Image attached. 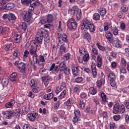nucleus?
Here are the masks:
<instances>
[{"mask_svg": "<svg viewBox=\"0 0 129 129\" xmlns=\"http://www.w3.org/2000/svg\"><path fill=\"white\" fill-rule=\"evenodd\" d=\"M57 38L58 40V45H60L59 49L57 52L58 57H61L63 56V54L67 52V47L65 45V43H68V37L65 33L61 34L60 33H57Z\"/></svg>", "mask_w": 129, "mask_h": 129, "instance_id": "obj_1", "label": "nucleus"}, {"mask_svg": "<svg viewBox=\"0 0 129 129\" xmlns=\"http://www.w3.org/2000/svg\"><path fill=\"white\" fill-rule=\"evenodd\" d=\"M81 30H89L90 33H94L95 32L96 27L94 24L89 21L87 19H84L82 21V25L81 26Z\"/></svg>", "mask_w": 129, "mask_h": 129, "instance_id": "obj_2", "label": "nucleus"}, {"mask_svg": "<svg viewBox=\"0 0 129 129\" xmlns=\"http://www.w3.org/2000/svg\"><path fill=\"white\" fill-rule=\"evenodd\" d=\"M59 67L58 66H56L55 63H53L50 67L49 71H53V70H54L55 73H60V72H63V70L66 68V62H65V61H62L59 64Z\"/></svg>", "mask_w": 129, "mask_h": 129, "instance_id": "obj_3", "label": "nucleus"}, {"mask_svg": "<svg viewBox=\"0 0 129 129\" xmlns=\"http://www.w3.org/2000/svg\"><path fill=\"white\" fill-rule=\"evenodd\" d=\"M46 33V30L43 28L38 30L35 38L36 42L37 43V44H42V42H43V37H44V35H45Z\"/></svg>", "mask_w": 129, "mask_h": 129, "instance_id": "obj_4", "label": "nucleus"}, {"mask_svg": "<svg viewBox=\"0 0 129 129\" xmlns=\"http://www.w3.org/2000/svg\"><path fill=\"white\" fill-rule=\"evenodd\" d=\"M22 16L24 22L29 23V22L31 21V18H32L33 16V10L29 9L28 12L23 11Z\"/></svg>", "mask_w": 129, "mask_h": 129, "instance_id": "obj_5", "label": "nucleus"}, {"mask_svg": "<svg viewBox=\"0 0 129 129\" xmlns=\"http://www.w3.org/2000/svg\"><path fill=\"white\" fill-rule=\"evenodd\" d=\"M116 80V75L114 72L109 73L108 75V80L112 87H115L116 83L115 80Z\"/></svg>", "mask_w": 129, "mask_h": 129, "instance_id": "obj_6", "label": "nucleus"}, {"mask_svg": "<svg viewBox=\"0 0 129 129\" xmlns=\"http://www.w3.org/2000/svg\"><path fill=\"white\" fill-rule=\"evenodd\" d=\"M77 26V22L73 18L70 19L67 22L68 28L70 30H76Z\"/></svg>", "mask_w": 129, "mask_h": 129, "instance_id": "obj_7", "label": "nucleus"}, {"mask_svg": "<svg viewBox=\"0 0 129 129\" xmlns=\"http://www.w3.org/2000/svg\"><path fill=\"white\" fill-rule=\"evenodd\" d=\"M13 110L10 109L6 111H2V114H3L4 115V118L7 119H10L11 118H12V117H13Z\"/></svg>", "mask_w": 129, "mask_h": 129, "instance_id": "obj_8", "label": "nucleus"}, {"mask_svg": "<svg viewBox=\"0 0 129 129\" xmlns=\"http://www.w3.org/2000/svg\"><path fill=\"white\" fill-rule=\"evenodd\" d=\"M72 73L74 75V77H76V76H78L79 75V73L80 71L79 69H78V66L77 64H73L72 67Z\"/></svg>", "mask_w": 129, "mask_h": 129, "instance_id": "obj_9", "label": "nucleus"}, {"mask_svg": "<svg viewBox=\"0 0 129 129\" xmlns=\"http://www.w3.org/2000/svg\"><path fill=\"white\" fill-rule=\"evenodd\" d=\"M27 65L24 62H20L18 65V69L20 70L21 73H26V68Z\"/></svg>", "mask_w": 129, "mask_h": 129, "instance_id": "obj_10", "label": "nucleus"}, {"mask_svg": "<svg viewBox=\"0 0 129 129\" xmlns=\"http://www.w3.org/2000/svg\"><path fill=\"white\" fill-rule=\"evenodd\" d=\"M97 12L100 14L101 17H104L105 15H106V9L103 7H98L97 8Z\"/></svg>", "mask_w": 129, "mask_h": 129, "instance_id": "obj_11", "label": "nucleus"}, {"mask_svg": "<svg viewBox=\"0 0 129 129\" xmlns=\"http://www.w3.org/2000/svg\"><path fill=\"white\" fill-rule=\"evenodd\" d=\"M97 66L98 68H100L102 66V55L101 54H99L97 56Z\"/></svg>", "mask_w": 129, "mask_h": 129, "instance_id": "obj_12", "label": "nucleus"}, {"mask_svg": "<svg viewBox=\"0 0 129 129\" xmlns=\"http://www.w3.org/2000/svg\"><path fill=\"white\" fill-rule=\"evenodd\" d=\"M33 49L34 50L33 52V60L34 62V64H37L38 63V55H37V53H36V52H37V47L35 48L34 47Z\"/></svg>", "mask_w": 129, "mask_h": 129, "instance_id": "obj_13", "label": "nucleus"}, {"mask_svg": "<svg viewBox=\"0 0 129 129\" xmlns=\"http://www.w3.org/2000/svg\"><path fill=\"white\" fill-rule=\"evenodd\" d=\"M105 37L109 43H112V42H113V38H112V34H111V32H110V31H107L106 33Z\"/></svg>", "mask_w": 129, "mask_h": 129, "instance_id": "obj_14", "label": "nucleus"}, {"mask_svg": "<svg viewBox=\"0 0 129 129\" xmlns=\"http://www.w3.org/2000/svg\"><path fill=\"white\" fill-rule=\"evenodd\" d=\"M12 48H13V43L12 42H8L5 44L4 50L6 52H9V51H11Z\"/></svg>", "mask_w": 129, "mask_h": 129, "instance_id": "obj_15", "label": "nucleus"}, {"mask_svg": "<svg viewBox=\"0 0 129 129\" xmlns=\"http://www.w3.org/2000/svg\"><path fill=\"white\" fill-rule=\"evenodd\" d=\"M10 82V80L8 78H4L2 80V85L3 87H8V85H9V83Z\"/></svg>", "mask_w": 129, "mask_h": 129, "instance_id": "obj_16", "label": "nucleus"}, {"mask_svg": "<svg viewBox=\"0 0 129 129\" xmlns=\"http://www.w3.org/2000/svg\"><path fill=\"white\" fill-rule=\"evenodd\" d=\"M92 75L94 78H96L97 76V71H96V66L94 63L91 66Z\"/></svg>", "mask_w": 129, "mask_h": 129, "instance_id": "obj_17", "label": "nucleus"}, {"mask_svg": "<svg viewBox=\"0 0 129 129\" xmlns=\"http://www.w3.org/2000/svg\"><path fill=\"white\" fill-rule=\"evenodd\" d=\"M74 103V101L72 99V98H70L64 103V104L68 107H71Z\"/></svg>", "mask_w": 129, "mask_h": 129, "instance_id": "obj_18", "label": "nucleus"}, {"mask_svg": "<svg viewBox=\"0 0 129 129\" xmlns=\"http://www.w3.org/2000/svg\"><path fill=\"white\" fill-rule=\"evenodd\" d=\"M17 79H18V73L14 72L12 73L10 76L11 81L15 82V81H17Z\"/></svg>", "mask_w": 129, "mask_h": 129, "instance_id": "obj_19", "label": "nucleus"}, {"mask_svg": "<svg viewBox=\"0 0 129 129\" xmlns=\"http://www.w3.org/2000/svg\"><path fill=\"white\" fill-rule=\"evenodd\" d=\"M84 38L86 41H87L89 43H90L91 42V35L89 34L88 32H86L84 34Z\"/></svg>", "mask_w": 129, "mask_h": 129, "instance_id": "obj_20", "label": "nucleus"}, {"mask_svg": "<svg viewBox=\"0 0 129 129\" xmlns=\"http://www.w3.org/2000/svg\"><path fill=\"white\" fill-rule=\"evenodd\" d=\"M15 103H16V101L12 100L10 102H7L5 105V107H6V108H12V107H13V106L15 105Z\"/></svg>", "mask_w": 129, "mask_h": 129, "instance_id": "obj_21", "label": "nucleus"}, {"mask_svg": "<svg viewBox=\"0 0 129 129\" xmlns=\"http://www.w3.org/2000/svg\"><path fill=\"white\" fill-rule=\"evenodd\" d=\"M22 110L21 109H16L15 110L13 111V114L16 117V118H19L21 115V112Z\"/></svg>", "mask_w": 129, "mask_h": 129, "instance_id": "obj_22", "label": "nucleus"}, {"mask_svg": "<svg viewBox=\"0 0 129 129\" xmlns=\"http://www.w3.org/2000/svg\"><path fill=\"white\" fill-rule=\"evenodd\" d=\"M105 82V80L103 78H101L100 80L97 81V87L98 88H101V86H102V84H104Z\"/></svg>", "mask_w": 129, "mask_h": 129, "instance_id": "obj_23", "label": "nucleus"}, {"mask_svg": "<svg viewBox=\"0 0 129 129\" xmlns=\"http://www.w3.org/2000/svg\"><path fill=\"white\" fill-rule=\"evenodd\" d=\"M21 41H22V36L18 34H15V37H14L15 43L19 44V43H21Z\"/></svg>", "mask_w": 129, "mask_h": 129, "instance_id": "obj_24", "label": "nucleus"}, {"mask_svg": "<svg viewBox=\"0 0 129 129\" xmlns=\"http://www.w3.org/2000/svg\"><path fill=\"white\" fill-rule=\"evenodd\" d=\"M78 10H79L78 9V7L75 6L73 7L72 9H70L69 12L71 13V14H72V15H75V13H77Z\"/></svg>", "mask_w": 129, "mask_h": 129, "instance_id": "obj_25", "label": "nucleus"}, {"mask_svg": "<svg viewBox=\"0 0 129 129\" xmlns=\"http://www.w3.org/2000/svg\"><path fill=\"white\" fill-rule=\"evenodd\" d=\"M15 8V4L13 3H8L5 7V10H12Z\"/></svg>", "mask_w": 129, "mask_h": 129, "instance_id": "obj_26", "label": "nucleus"}, {"mask_svg": "<svg viewBox=\"0 0 129 129\" xmlns=\"http://www.w3.org/2000/svg\"><path fill=\"white\" fill-rule=\"evenodd\" d=\"M111 31L114 36H118V29L116 26H113L111 28Z\"/></svg>", "mask_w": 129, "mask_h": 129, "instance_id": "obj_27", "label": "nucleus"}, {"mask_svg": "<svg viewBox=\"0 0 129 129\" xmlns=\"http://www.w3.org/2000/svg\"><path fill=\"white\" fill-rule=\"evenodd\" d=\"M119 105L116 104L113 107V113L116 114L118 112H119Z\"/></svg>", "mask_w": 129, "mask_h": 129, "instance_id": "obj_28", "label": "nucleus"}, {"mask_svg": "<svg viewBox=\"0 0 129 129\" xmlns=\"http://www.w3.org/2000/svg\"><path fill=\"white\" fill-rule=\"evenodd\" d=\"M39 73L41 75H47L48 74V71H47V69L44 68H41L39 70Z\"/></svg>", "mask_w": 129, "mask_h": 129, "instance_id": "obj_29", "label": "nucleus"}, {"mask_svg": "<svg viewBox=\"0 0 129 129\" xmlns=\"http://www.w3.org/2000/svg\"><path fill=\"white\" fill-rule=\"evenodd\" d=\"M89 93L92 95H95L97 93V89L93 87H91L89 89Z\"/></svg>", "mask_w": 129, "mask_h": 129, "instance_id": "obj_30", "label": "nucleus"}, {"mask_svg": "<svg viewBox=\"0 0 129 129\" xmlns=\"http://www.w3.org/2000/svg\"><path fill=\"white\" fill-rule=\"evenodd\" d=\"M53 97H54V95L52 93L47 94L44 95V99H46V100H51Z\"/></svg>", "mask_w": 129, "mask_h": 129, "instance_id": "obj_31", "label": "nucleus"}, {"mask_svg": "<svg viewBox=\"0 0 129 129\" xmlns=\"http://www.w3.org/2000/svg\"><path fill=\"white\" fill-rule=\"evenodd\" d=\"M42 80H43L45 86H48V84H49L50 82V79L44 77L42 78Z\"/></svg>", "mask_w": 129, "mask_h": 129, "instance_id": "obj_32", "label": "nucleus"}, {"mask_svg": "<svg viewBox=\"0 0 129 129\" xmlns=\"http://www.w3.org/2000/svg\"><path fill=\"white\" fill-rule=\"evenodd\" d=\"M77 19L78 21H80L81 20V17H82V13H81V10L79 9L78 11H77Z\"/></svg>", "mask_w": 129, "mask_h": 129, "instance_id": "obj_33", "label": "nucleus"}, {"mask_svg": "<svg viewBox=\"0 0 129 129\" xmlns=\"http://www.w3.org/2000/svg\"><path fill=\"white\" fill-rule=\"evenodd\" d=\"M53 20H54V18L52 15L49 14L47 16L46 21L47 23H52V22H53Z\"/></svg>", "mask_w": 129, "mask_h": 129, "instance_id": "obj_34", "label": "nucleus"}, {"mask_svg": "<svg viewBox=\"0 0 129 129\" xmlns=\"http://www.w3.org/2000/svg\"><path fill=\"white\" fill-rule=\"evenodd\" d=\"M40 88L38 86H37V84L34 83L33 85V92H34V93H37V92L39 91Z\"/></svg>", "mask_w": 129, "mask_h": 129, "instance_id": "obj_35", "label": "nucleus"}, {"mask_svg": "<svg viewBox=\"0 0 129 129\" xmlns=\"http://www.w3.org/2000/svg\"><path fill=\"white\" fill-rule=\"evenodd\" d=\"M44 41L45 43H49L50 42V36L47 34V32L45 34H44Z\"/></svg>", "mask_w": 129, "mask_h": 129, "instance_id": "obj_36", "label": "nucleus"}, {"mask_svg": "<svg viewBox=\"0 0 129 129\" xmlns=\"http://www.w3.org/2000/svg\"><path fill=\"white\" fill-rule=\"evenodd\" d=\"M93 19L95 21H99L100 20V15L98 13H95L93 16Z\"/></svg>", "mask_w": 129, "mask_h": 129, "instance_id": "obj_37", "label": "nucleus"}, {"mask_svg": "<svg viewBox=\"0 0 129 129\" xmlns=\"http://www.w3.org/2000/svg\"><path fill=\"white\" fill-rule=\"evenodd\" d=\"M67 93V91H66V90H64L59 96L58 98L59 99H63V98L65 97V96L66 95Z\"/></svg>", "mask_w": 129, "mask_h": 129, "instance_id": "obj_38", "label": "nucleus"}, {"mask_svg": "<svg viewBox=\"0 0 129 129\" xmlns=\"http://www.w3.org/2000/svg\"><path fill=\"white\" fill-rule=\"evenodd\" d=\"M20 55V52H19V49H15L14 51L13 55L15 58H18Z\"/></svg>", "mask_w": 129, "mask_h": 129, "instance_id": "obj_39", "label": "nucleus"}, {"mask_svg": "<svg viewBox=\"0 0 129 129\" xmlns=\"http://www.w3.org/2000/svg\"><path fill=\"white\" fill-rule=\"evenodd\" d=\"M80 97L81 99H85V98H87V93L85 92H81L80 94Z\"/></svg>", "mask_w": 129, "mask_h": 129, "instance_id": "obj_40", "label": "nucleus"}, {"mask_svg": "<svg viewBox=\"0 0 129 129\" xmlns=\"http://www.w3.org/2000/svg\"><path fill=\"white\" fill-rule=\"evenodd\" d=\"M32 0H21V4L28 6V5H30L32 3Z\"/></svg>", "mask_w": 129, "mask_h": 129, "instance_id": "obj_41", "label": "nucleus"}, {"mask_svg": "<svg viewBox=\"0 0 129 129\" xmlns=\"http://www.w3.org/2000/svg\"><path fill=\"white\" fill-rule=\"evenodd\" d=\"M101 97L102 98V101L104 102H105L106 101V102H108L107 101H106V95L104 93L102 92L101 93Z\"/></svg>", "mask_w": 129, "mask_h": 129, "instance_id": "obj_42", "label": "nucleus"}, {"mask_svg": "<svg viewBox=\"0 0 129 129\" xmlns=\"http://www.w3.org/2000/svg\"><path fill=\"white\" fill-rule=\"evenodd\" d=\"M16 19H17V18L16 17V16H15L14 14L11 13L9 14V21H15Z\"/></svg>", "mask_w": 129, "mask_h": 129, "instance_id": "obj_43", "label": "nucleus"}, {"mask_svg": "<svg viewBox=\"0 0 129 129\" xmlns=\"http://www.w3.org/2000/svg\"><path fill=\"white\" fill-rule=\"evenodd\" d=\"M63 71L66 75H69V74H70L71 70L70 69L68 68V67H66V68L63 69Z\"/></svg>", "mask_w": 129, "mask_h": 129, "instance_id": "obj_44", "label": "nucleus"}, {"mask_svg": "<svg viewBox=\"0 0 129 129\" xmlns=\"http://www.w3.org/2000/svg\"><path fill=\"white\" fill-rule=\"evenodd\" d=\"M21 27L22 30H23V31H26L27 29L28 28V25H27V23H26L25 22H23L22 23Z\"/></svg>", "mask_w": 129, "mask_h": 129, "instance_id": "obj_45", "label": "nucleus"}, {"mask_svg": "<svg viewBox=\"0 0 129 129\" xmlns=\"http://www.w3.org/2000/svg\"><path fill=\"white\" fill-rule=\"evenodd\" d=\"M75 81L76 82V83H81L83 82V78L81 77H78L75 79Z\"/></svg>", "mask_w": 129, "mask_h": 129, "instance_id": "obj_46", "label": "nucleus"}, {"mask_svg": "<svg viewBox=\"0 0 129 129\" xmlns=\"http://www.w3.org/2000/svg\"><path fill=\"white\" fill-rule=\"evenodd\" d=\"M79 105L80 108H81L82 109H83V108L85 107V104L84 103L83 100H80Z\"/></svg>", "mask_w": 129, "mask_h": 129, "instance_id": "obj_47", "label": "nucleus"}, {"mask_svg": "<svg viewBox=\"0 0 129 129\" xmlns=\"http://www.w3.org/2000/svg\"><path fill=\"white\" fill-rule=\"evenodd\" d=\"M96 45L97 48H98L101 51H105V47H104L103 46L100 45L99 43H97Z\"/></svg>", "mask_w": 129, "mask_h": 129, "instance_id": "obj_48", "label": "nucleus"}, {"mask_svg": "<svg viewBox=\"0 0 129 129\" xmlns=\"http://www.w3.org/2000/svg\"><path fill=\"white\" fill-rule=\"evenodd\" d=\"M67 85H66V83L65 82H61L60 86V90H63L64 88H66Z\"/></svg>", "mask_w": 129, "mask_h": 129, "instance_id": "obj_49", "label": "nucleus"}, {"mask_svg": "<svg viewBox=\"0 0 129 129\" xmlns=\"http://www.w3.org/2000/svg\"><path fill=\"white\" fill-rule=\"evenodd\" d=\"M114 46L116 48H119L121 46L120 42L119 41H114Z\"/></svg>", "mask_w": 129, "mask_h": 129, "instance_id": "obj_50", "label": "nucleus"}, {"mask_svg": "<svg viewBox=\"0 0 129 129\" xmlns=\"http://www.w3.org/2000/svg\"><path fill=\"white\" fill-rule=\"evenodd\" d=\"M89 60V54H85L83 56V60L85 62H87Z\"/></svg>", "mask_w": 129, "mask_h": 129, "instance_id": "obj_51", "label": "nucleus"}, {"mask_svg": "<svg viewBox=\"0 0 129 129\" xmlns=\"http://www.w3.org/2000/svg\"><path fill=\"white\" fill-rule=\"evenodd\" d=\"M71 56V54H70V53H68L63 55V57L64 59L66 60V61H68L69 59H70V56Z\"/></svg>", "mask_w": 129, "mask_h": 129, "instance_id": "obj_52", "label": "nucleus"}, {"mask_svg": "<svg viewBox=\"0 0 129 129\" xmlns=\"http://www.w3.org/2000/svg\"><path fill=\"white\" fill-rule=\"evenodd\" d=\"M124 111H125V107L123 105V104H122L120 106V113H123Z\"/></svg>", "mask_w": 129, "mask_h": 129, "instance_id": "obj_53", "label": "nucleus"}, {"mask_svg": "<svg viewBox=\"0 0 129 129\" xmlns=\"http://www.w3.org/2000/svg\"><path fill=\"white\" fill-rule=\"evenodd\" d=\"M92 52L93 53V54H94V55H98V49H96L95 48H93L92 49Z\"/></svg>", "mask_w": 129, "mask_h": 129, "instance_id": "obj_54", "label": "nucleus"}, {"mask_svg": "<svg viewBox=\"0 0 129 129\" xmlns=\"http://www.w3.org/2000/svg\"><path fill=\"white\" fill-rule=\"evenodd\" d=\"M9 31V28L2 27V35H5L6 33Z\"/></svg>", "mask_w": 129, "mask_h": 129, "instance_id": "obj_55", "label": "nucleus"}, {"mask_svg": "<svg viewBox=\"0 0 129 129\" xmlns=\"http://www.w3.org/2000/svg\"><path fill=\"white\" fill-rule=\"evenodd\" d=\"M79 118H80V117H78L77 116H75L74 117H73V122H74L75 123L77 122V121L80 120L79 119Z\"/></svg>", "mask_w": 129, "mask_h": 129, "instance_id": "obj_56", "label": "nucleus"}, {"mask_svg": "<svg viewBox=\"0 0 129 129\" xmlns=\"http://www.w3.org/2000/svg\"><path fill=\"white\" fill-rule=\"evenodd\" d=\"M73 91L75 93H78V92H80V88L78 87H75L73 89Z\"/></svg>", "mask_w": 129, "mask_h": 129, "instance_id": "obj_57", "label": "nucleus"}, {"mask_svg": "<svg viewBox=\"0 0 129 129\" xmlns=\"http://www.w3.org/2000/svg\"><path fill=\"white\" fill-rule=\"evenodd\" d=\"M121 11L123 13H126L127 12L128 8L124 6H123L121 8Z\"/></svg>", "mask_w": 129, "mask_h": 129, "instance_id": "obj_58", "label": "nucleus"}, {"mask_svg": "<svg viewBox=\"0 0 129 129\" xmlns=\"http://www.w3.org/2000/svg\"><path fill=\"white\" fill-rule=\"evenodd\" d=\"M33 117L34 120H36V119H38V118H39V115L37 113H33Z\"/></svg>", "mask_w": 129, "mask_h": 129, "instance_id": "obj_59", "label": "nucleus"}, {"mask_svg": "<svg viewBox=\"0 0 129 129\" xmlns=\"http://www.w3.org/2000/svg\"><path fill=\"white\" fill-rule=\"evenodd\" d=\"M75 116H78L80 117V111L77 109L74 111Z\"/></svg>", "mask_w": 129, "mask_h": 129, "instance_id": "obj_60", "label": "nucleus"}, {"mask_svg": "<svg viewBox=\"0 0 129 129\" xmlns=\"http://www.w3.org/2000/svg\"><path fill=\"white\" fill-rule=\"evenodd\" d=\"M29 54H30V51H28V50H25L23 55V58L24 59H25V58H27Z\"/></svg>", "mask_w": 129, "mask_h": 129, "instance_id": "obj_61", "label": "nucleus"}, {"mask_svg": "<svg viewBox=\"0 0 129 129\" xmlns=\"http://www.w3.org/2000/svg\"><path fill=\"white\" fill-rule=\"evenodd\" d=\"M117 17L119 19H122L123 17V13L121 11H119L117 14Z\"/></svg>", "mask_w": 129, "mask_h": 129, "instance_id": "obj_62", "label": "nucleus"}, {"mask_svg": "<svg viewBox=\"0 0 129 129\" xmlns=\"http://www.w3.org/2000/svg\"><path fill=\"white\" fill-rule=\"evenodd\" d=\"M79 53L82 55V54H84L85 53V48L84 47H81L79 48Z\"/></svg>", "mask_w": 129, "mask_h": 129, "instance_id": "obj_63", "label": "nucleus"}, {"mask_svg": "<svg viewBox=\"0 0 129 129\" xmlns=\"http://www.w3.org/2000/svg\"><path fill=\"white\" fill-rule=\"evenodd\" d=\"M114 120L117 121V120H119L120 119V115H115L113 117Z\"/></svg>", "mask_w": 129, "mask_h": 129, "instance_id": "obj_64", "label": "nucleus"}]
</instances>
